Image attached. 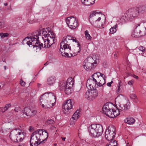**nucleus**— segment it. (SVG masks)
Masks as SVG:
<instances>
[{
    "label": "nucleus",
    "instance_id": "f257e3e1",
    "mask_svg": "<svg viewBox=\"0 0 146 146\" xmlns=\"http://www.w3.org/2000/svg\"><path fill=\"white\" fill-rule=\"evenodd\" d=\"M72 37L70 35L64 36L60 44V49L59 52L62 56L66 57H70L75 56L70 53L71 47L69 46L71 42Z\"/></svg>",
    "mask_w": 146,
    "mask_h": 146
},
{
    "label": "nucleus",
    "instance_id": "f03ea898",
    "mask_svg": "<svg viewBox=\"0 0 146 146\" xmlns=\"http://www.w3.org/2000/svg\"><path fill=\"white\" fill-rule=\"evenodd\" d=\"M139 14L138 8L129 9L125 13H123L122 14L121 18L118 20V23L121 25L124 24L129 21L133 20L137 17Z\"/></svg>",
    "mask_w": 146,
    "mask_h": 146
},
{
    "label": "nucleus",
    "instance_id": "7ed1b4c3",
    "mask_svg": "<svg viewBox=\"0 0 146 146\" xmlns=\"http://www.w3.org/2000/svg\"><path fill=\"white\" fill-rule=\"evenodd\" d=\"M56 99L54 94L45 93L41 95L40 98V105L43 108H50L54 105V103L52 102V99Z\"/></svg>",
    "mask_w": 146,
    "mask_h": 146
},
{
    "label": "nucleus",
    "instance_id": "20e7f679",
    "mask_svg": "<svg viewBox=\"0 0 146 146\" xmlns=\"http://www.w3.org/2000/svg\"><path fill=\"white\" fill-rule=\"evenodd\" d=\"M90 135L94 137H97L101 136L103 132V127L100 124H93L88 128Z\"/></svg>",
    "mask_w": 146,
    "mask_h": 146
},
{
    "label": "nucleus",
    "instance_id": "39448f33",
    "mask_svg": "<svg viewBox=\"0 0 146 146\" xmlns=\"http://www.w3.org/2000/svg\"><path fill=\"white\" fill-rule=\"evenodd\" d=\"M97 64L96 60L91 57H87L84 62V68L87 71L93 69Z\"/></svg>",
    "mask_w": 146,
    "mask_h": 146
},
{
    "label": "nucleus",
    "instance_id": "423d86ee",
    "mask_svg": "<svg viewBox=\"0 0 146 146\" xmlns=\"http://www.w3.org/2000/svg\"><path fill=\"white\" fill-rule=\"evenodd\" d=\"M23 133L21 132V130L15 129L11 131L9 137L13 141L18 142L23 140V139L21 136Z\"/></svg>",
    "mask_w": 146,
    "mask_h": 146
},
{
    "label": "nucleus",
    "instance_id": "0eeeda50",
    "mask_svg": "<svg viewBox=\"0 0 146 146\" xmlns=\"http://www.w3.org/2000/svg\"><path fill=\"white\" fill-rule=\"evenodd\" d=\"M116 133L115 127L113 125H110L106 131L105 137L107 140H111L115 137Z\"/></svg>",
    "mask_w": 146,
    "mask_h": 146
},
{
    "label": "nucleus",
    "instance_id": "6e6552de",
    "mask_svg": "<svg viewBox=\"0 0 146 146\" xmlns=\"http://www.w3.org/2000/svg\"><path fill=\"white\" fill-rule=\"evenodd\" d=\"M30 142L31 146H37L42 142V141H40L36 130L31 134Z\"/></svg>",
    "mask_w": 146,
    "mask_h": 146
},
{
    "label": "nucleus",
    "instance_id": "1a4fd4ad",
    "mask_svg": "<svg viewBox=\"0 0 146 146\" xmlns=\"http://www.w3.org/2000/svg\"><path fill=\"white\" fill-rule=\"evenodd\" d=\"M66 22L68 27L72 29H75L79 26L78 19L73 16L66 18Z\"/></svg>",
    "mask_w": 146,
    "mask_h": 146
},
{
    "label": "nucleus",
    "instance_id": "9d476101",
    "mask_svg": "<svg viewBox=\"0 0 146 146\" xmlns=\"http://www.w3.org/2000/svg\"><path fill=\"white\" fill-rule=\"evenodd\" d=\"M140 24H137L135 25V28L134 31L132 33V37L138 38L146 35V33L143 32L142 27H140Z\"/></svg>",
    "mask_w": 146,
    "mask_h": 146
},
{
    "label": "nucleus",
    "instance_id": "9b49d317",
    "mask_svg": "<svg viewBox=\"0 0 146 146\" xmlns=\"http://www.w3.org/2000/svg\"><path fill=\"white\" fill-rule=\"evenodd\" d=\"M38 39V36L36 34L34 35L33 36L31 37L30 41L31 44H30V46L31 45V47H33V48L36 47V49L39 48L40 50L41 49V46L40 44H40Z\"/></svg>",
    "mask_w": 146,
    "mask_h": 146
},
{
    "label": "nucleus",
    "instance_id": "f8f14e48",
    "mask_svg": "<svg viewBox=\"0 0 146 146\" xmlns=\"http://www.w3.org/2000/svg\"><path fill=\"white\" fill-rule=\"evenodd\" d=\"M99 13L98 12H96L94 11L91 14L89 17V20L91 24L95 27H98L100 28H101L103 25L102 24H101V26H100L99 25L100 23L96 21V19L94 18V17L96 15V14H98Z\"/></svg>",
    "mask_w": 146,
    "mask_h": 146
},
{
    "label": "nucleus",
    "instance_id": "ddd939ff",
    "mask_svg": "<svg viewBox=\"0 0 146 146\" xmlns=\"http://www.w3.org/2000/svg\"><path fill=\"white\" fill-rule=\"evenodd\" d=\"M73 104V102L71 100L69 99L67 100L62 106L64 109L63 112L64 113H68L69 111L72 108Z\"/></svg>",
    "mask_w": 146,
    "mask_h": 146
},
{
    "label": "nucleus",
    "instance_id": "4468645a",
    "mask_svg": "<svg viewBox=\"0 0 146 146\" xmlns=\"http://www.w3.org/2000/svg\"><path fill=\"white\" fill-rule=\"evenodd\" d=\"M92 79H88L87 80L86 84V87L88 88H89V89H93L94 88L93 86H95L97 85V80H98L95 78V77L93 76V75L92 76Z\"/></svg>",
    "mask_w": 146,
    "mask_h": 146
},
{
    "label": "nucleus",
    "instance_id": "2eb2a0df",
    "mask_svg": "<svg viewBox=\"0 0 146 146\" xmlns=\"http://www.w3.org/2000/svg\"><path fill=\"white\" fill-rule=\"evenodd\" d=\"M22 112L27 116L33 117L35 115L37 111L35 109L31 110L28 107L25 108L22 111Z\"/></svg>",
    "mask_w": 146,
    "mask_h": 146
},
{
    "label": "nucleus",
    "instance_id": "dca6fc26",
    "mask_svg": "<svg viewBox=\"0 0 146 146\" xmlns=\"http://www.w3.org/2000/svg\"><path fill=\"white\" fill-rule=\"evenodd\" d=\"M38 134L39 135V138L40 140H42V142L46 140L48 137V133L46 131H43L42 129H38L36 130Z\"/></svg>",
    "mask_w": 146,
    "mask_h": 146
},
{
    "label": "nucleus",
    "instance_id": "f3484780",
    "mask_svg": "<svg viewBox=\"0 0 146 146\" xmlns=\"http://www.w3.org/2000/svg\"><path fill=\"white\" fill-rule=\"evenodd\" d=\"M112 109L110 108L109 107L108 104L107 103L105 104L102 108L103 112L106 115L109 117L111 114Z\"/></svg>",
    "mask_w": 146,
    "mask_h": 146
},
{
    "label": "nucleus",
    "instance_id": "a211bd4d",
    "mask_svg": "<svg viewBox=\"0 0 146 146\" xmlns=\"http://www.w3.org/2000/svg\"><path fill=\"white\" fill-rule=\"evenodd\" d=\"M80 113V111L77 110L72 115V117L70 119V124H73L80 117L79 114Z\"/></svg>",
    "mask_w": 146,
    "mask_h": 146
},
{
    "label": "nucleus",
    "instance_id": "6ab92c4d",
    "mask_svg": "<svg viewBox=\"0 0 146 146\" xmlns=\"http://www.w3.org/2000/svg\"><path fill=\"white\" fill-rule=\"evenodd\" d=\"M52 32L50 31H47L45 29H43L41 30H40L38 32L37 35L38 36L40 35L41 33L44 36L45 38H46L48 37L50 35V33Z\"/></svg>",
    "mask_w": 146,
    "mask_h": 146
},
{
    "label": "nucleus",
    "instance_id": "aec40b11",
    "mask_svg": "<svg viewBox=\"0 0 146 146\" xmlns=\"http://www.w3.org/2000/svg\"><path fill=\"white\" fill-rule=\"evenodd\" d=\"M130 108L129 104L127 103L126 104L123 105H120L119 106V110L120 111L125 112L129 110Z\"/></svg>",
    "mask_w": 146,
    "mask_h": 146
},
{
    "label": "nucleus",
    "instance_id": "412c9836",
    "mask_svg": "<svg viewBox=\"0 0 146 146\" xmlns=\"http://www.w3.org/2000/svg\"><path fill=\"white\" fill-rule=\"evenodd\" d=\"M50 35L47 38L46 40L48 39L49 40V42L50 45L55 43L56 40L55 39V35L53 32L50 33Z\"/></svg>",
    "mask_w": 146,
    "mask_h": 146
},
{
    "label": "nucleus",
    "instance_id": "4be33fe9",
    "mask_svg": "<svg viewBox=\"0 0 146 146\" xmlns=\"http://www.w3.org/2000/svg\"><path fill=\"white\" fill-rule=\"evenodd\" d=\"M42 38L44 40V44H43V43H40V44H40L41 45V47L44 48H48L49 47L51 46L49 42V40L48 39V40H46L47 38H44L43 37H42Z\"/></svg>",
    "mask_w": 146,
    "mask_h": 146
},
{
    "label": "nucleus",
    "instance_id": "5701e85b",
    "mask_svg": "<svg viewBox=\"0 0 146 146\" xmlns=\"http://www.w3.org/2000/svg\"><path fill=\"white\" fill-rule=\"evenodd\" d=\"M74 83V80L72 77L69 78L66 82V86L68 88H71L73 87Z\"/></svg>",
    "mask_w": 146,
    "mask_h": 146
},
{
    "label": "nucleus",
    "instance_id": "b1692460",
    "mask_svg": "<svg viewBox=\"0 0 146 146\" xmlns=\"http://www.w3.org/2000/svg\"><path fill=\"white\" fill-rule=\"evenodd\" d=\"M56 80L55 77L54 76L49 77L47 79L46 84L49 86H52L55 83Z\"/></svg>",
    "mask_w": 146,
    "mask_h": 146
},
{
    "label": "nucleus",
    "instance_id": "393cba45",
    "mask_svg": "<svg viewBox=\"0 0 146 146\" xmlns=\"http://www.w3.org/2000/svg\"><path fill=\"white\" fill-rule=\"evenodd\" d=\"M89 90H91V93L92 94V100H93L95 99L98 95V92L97 89H89V88H88Z\"/></svg>",
    "mask_w": 146,
    "mask_h": 146
},
{
    "label": "nucleus",
    "instance_id": "a878e982",
    "mask_svg": "<svg viewBox=\"0 0 146 146\" xmlns=\"http://www.w3.org/2000/svg\"><path fill=\"white\" fill-rule=\"evenodd\" d=\"M120 111L119 109H117L115 110L112 109L109 117L113 118L117 117L120 114Z\"/></svg>",
    "mask_w": 146,
    "mask_h": 146
},
{
    "label": "nucleus",
    "instance_id": "bb28decb",
    "mask_svg": "<svg viewBox=\"0 0 146 146\" xmlns=\"http://www.w3.org/2000/svg\"><path fill=\"white\" fill-rule=\"evenodd\" d=\"M93 76L94 77H95V78L98 80L99 79V77H101L100 78H102L104 79H105L106 78L105 76L103 74L100 72L95 73L93 74Z\"/></svg>",
    "mask_w": 146,
    "mask_h": 146
},
{
    "label": "nucleus",
    "instance_id": "cd10ccee",
    "mask_svg": "<svg viewBox=\"0 0 146 146\" xmlns=\"http://www.w3.org/2000/svg\"><path fill=\"white\" fill-rule=\"evenodd\" d=\"M125 122L129 124H131L133 123L135 120L134 118L131 117H128L125 119Z\"/></svg>",
    "mask_w": 146,
    "mask_h": 146
},
{
    "label": "nucleus",
    "instance_id": "c85d7f7f",
    "mask_svg": "<svg viewBox=\"0 0 146 146\" xmlns=\"http://www.w3.org/2000/svg\"><path fill=\"white\" fill-rule=\"evenodd\" d=\"M30 39L29 38L27 37L25 38L24 39H23L22 42V43L23 45L25 44H27L30 47L31 46H30V44H31V41Z\"/></svg>",
    "mask_w": 146,
    "mask_h": 146
},
{
    "label": "nucleus",
    "instance_id": "c756f323",
    "mask_svg": "<svg viewBox=\"0 0 146 146\" xmlns=\"http://www.w3.org/2000/svg\"><path fill=\"white\" fill-rule=\"evenodd\" d=\"M91 90H89L88 91L86 92L85 94V96L88 100H92V94Z\"/></svg>",
    "mask_w": 146,
    "mask_h": 146
},
{
    "label": "nucleus",
    "instance_id": "7c9ffc66",
    "mask_svg": "<svg viewBox=\"0 0 146 146\" xmlns=\"http://www.w3.org/2000/svg\"><path fill=\"white\" fill-rule=\"evenodd\" d=\"M66 82L63 81L60 82L59 85V89L60 90H63L65 88L66 86Z\"/></svg>",
    "mask_w": 146,
    "mask_h": 146
},
{
    "label": "nucleus",
    "instance_id": "2f4dec72",
    "mask_svg": "<svg viewBox=\"0 0 146 146\" xmlns=\"http://www.w3.org/2000/svg\"><path fill=\"white\" fill-rule=\"evenodd\" d=\"M100 81L98 82H97V85L99 87H101L103 86L106 83L105 79L102 78H100Z\"/></svg>",
    "mask_w": 146,
    "mask_h": 146
},
{
    "label": "nucleus",
    "instance_id": "473e14b6",
    "mask_svg": "<svg viewBox=\"0 0 146 146\" xmlns=\"http://www.w3.org/2000/svg\"><path fill=\"white\" fill-rule=\"evenodd\" d=\"M73 89L72 88H68L66 86L64 89V92L65 94L67 95L70 94L73 92Z\"/></svg>",
    "mask_w": 146,
    "mask_h": 146
},
{
    "label": "nucleus",
    "instance_id": "72a5a7b5",
    "mask_svg": "<svg viewBox=\"0 0 146 146\" xmlns=\"http://www.w3.org/2000/svg\"><path fill=\"white\" fill-rule=\"evenodd\" d=\"M117 27V25H116L111 27L110 29V33L111 34H113L115 33L117 31L116 28Z\"/></svg>",
    "mask_w": 146,
    "mask_h": 146
},
{
    "label": "nucleus",
    "instance_id": "f704fd0d",
    "mask_svg": "<svg viewBox=\"0 0 146 146\" xmlns=\"http://www.w3.org/2000/svg\"><path fill=\"white\" fill-rule=\"evenodd\" d=\"M130 97L131 99L134 100L133 101L137 103L138 102V99L136 96L134 94H132L130 95Z\"/></svg>",
    "mask_w": 146,
    "mask_h": 146
},
{
    "label": "nucleus",
    "instance_id": "c9c22d12",
    "mask_svg": "<svg viewBox=\"0 0 146 146\" xmlns=\"http://www.w3.org/2000/svg\"><path fill=\"white\" fill-rule=\"evenodd\" d=\"M72 40L73 42H77L78 43V47H79V50L78 51L77 53L80 52V44L78 41H77L76 38H74V37H72Z\"/></svg>",
    "mask_w": 146,
    "mask_h": 146
},
{
    "label": "nucleus",
    "instance_id": "e433bc0d",
    "mask_svg": "<svg viewBox=\"0 0 146 146\" xmlns=\"http://www.w3.org/2000/svg\"><path fill=\"white\" fill-rule=\"evenodd\" d=\"M85 35L87 39L90 40L92 37L90 34L88 33V30H86L85 31Z\"/></svg>",
    "mask_w": 146,
    "mask_h": 146
},
{
    "label": "nucleus",
    "instance_id": "4c0bfd02",
    "mask_svg": "<svg viewBox=\"0 0 146 146\" xmlns=\"http://www.w3.org/2000/svg\"><path fill=\"white\" fill-rule=\"evenodd\" d=\"M122 86V83L121 82V81H120L119 83V85L117 87V93L119 94V92L121 89L122 88V87L121 86Z\"/></svg>",
    "mask_w": 146,
    "mask_h": 146
},
{
    "label": "nucleus",
    "instance_id": "58836bf2",
    "mask_svg": "<svg viewBox=\"0 0 146 146\" xmlns=\"http://www.w3.org/2000/svg\"><path fill=\"white\" fill-rule=\"evenodd\" d=\"M97 88L98 89L99 92L100 93H102L103 92V90H104V87L103 86H101V87H99L98 86V87H97Z\"/></svg>",
    "mask_w": 146,
    "mask_h": 146
},
{
    "label": "nucleus",
    "instance_id": "ea45409f",
    "mask_svg": "<svg viewBox=\"0 0 146 146\" xmlns=\"http://www.w3.org/2000/svg\"><path fill=\"white\" fill-rule=\"evenodd\" d=\"M117 143L115 140H114L113 142H111L109 145L110 146H117Z\"/></svg>",
    "mask_w": 146,
    "mask_h": 146
},
{
    "label": "nucleus",
    "instance_id": "a19ab883",
    "mask_svg": "<svg viewBox=\"0 0 146 146\" xmlns=\"http://www.w3.org/2000/svg\"><path fill=\"white\" fill-rule=\"evenodd\" d=\"M9 35V34L7 33H0V36L1 38L7 37Z\"/></svg>",
    "mask_w": 146,
    "mask_h": 146
},
{
    "label": "nucleus",
    "instance_id": "79ce46f5",
    "mask_svg": "<svg viewBox=\"0 0 146 146\" xmlns=\"http://www.w3.org/2000/svg\"><path fill=\"white\" fill-rule=\"evenodd\" d=\"M87 1L86 2H84V5L86 6H90L92 5V2L89 1V0H86Z\"/></svg>",
    "mask_w": 146,
    "mask_h": 146
},
{
    "label": "nucleus",
    "instance_id": "37998d69",
    "mask_svg": "<svg viewBox=\"0 0 146 146\" xmlns=\"http://www.w3.org/2000/svg\"><path fill=\"white\" fill-rule=\"evenodd\" d=\"M54 122V121L52 119H50L48 120L47 121H46L47 123L48 124H51L53 123Z\"/></svg>",
    "mask_w": 146,
    "mask_h": 146
},
{
    "label": "nucleus",
    "instance_id": "c03bdc74",
    "mask_svg": "<svg viewBox=\"0 0 146 146\" xmlns=\"http://www.w3.org/2000/svg\"><path fill=\"white\" fill-rule=\"evenodd\" d=\"M138 49L139 50L143 52H144L145 50V48L143 46H140Z\"/></svg>",
    "mask_w": 146,
    "mask_h": 146
},
{
    "label": "nucleus",
    "instance_id": "a18cd8bd",
    "mask_svg": "<svg viewBox=\"0 0 146 146\" xmlns=\"http://www.w3.org/2000/svg\"><path fill=\"white\" fill-rule=\"evenodd\" d=\"M11 106V104H6L5 105L4 108H5V109L6 110H7L8 108L9 107H10Z\"/></svg>",
    "mask_w": 146,
    "mask_h": 146
},
{
    "label": "nucleus",
    "instance_id": "49530a36",
    "mask_svg": "<svg viewBox=\"0 0 146 146\" xmlns=\"http://www.w3.org/2000/svg\"><path fill=\"white\" fill-rule=\"evenodd\" d=\"M20 84L22 86H25V83L21 79L20 80Z\"/></svg>",
    "mask_w": 146,
    "mask_h": 146
},
{
    "label": "nucleus",
    "instance_id": "de8ad7c7",
    "mask_svg": "<svg viewBox=\"0 0 146 146\" xmlns=\"http://www.w3.org/2000/svg\"><path fill=\"white\" fill-rule=\"evenodd\" d=\"M0 111H2V112H4L6 111V110L5 109V108L4 107H1L0 108Z\"/></svg>",
    "mask_w": 146,
    "mask_h": 146
},
{
    "label": "nucleus",
    "instance_id": "09e8293b",
    "mask_svg": "<svg viewBox=\"0 0 146 146\" xmlns=\"http://www.w3.org/2000/svg\"><path fill=\"white\" fill-rule=\"evenodd\" d=\"M134 82V80H130L128 82V84L130 85H132Z\"/></svg>",
    "mask_w": 146,
    "mask_h": 146
},
{
    "label": "nucleus",
    "instance_id": "8fccbe9b",
    "mask_svg": "<svg viewBox=\"0 0 146 146\" xmlns=\"http://www.w3.org/2000/svg\"><path fill=\"white\" fill-rule=\"evenodd\" d=\"M113 83V81H111V82H108V83L107 85L108 86H109V87H110V86H111V84Z\"/></svg>",
    "mask_w": 146,
    "mask_h": 146
},
{
    "label": "nucleus",
    "instance_id": "3c124183",
    "mask_svg": "<svg viewBox=\"0 0 146 146\" xmlns=\"http://www.w3.org/2000/svg\"><path fill=\"white\" fill-rule=\"evenodd\" d=\"M4 25L3 23H2L1 22H0V28H2L4 27Z\"/></svg>",
    "mask_w": 146,
    "mask_h": 146
},
{
    "label": "nucleus",
    "instance_id": "603ef678",
    "mask_svg": "<svg viewBox=\"0 0 146 146\" xmlns=\"http://www.w3.org/2000/svg\"><path fill=\"white\" fill-rule=\"evenodd\" d=\"M87 1L86 0H81L82 3L84 4V2H86Z\"/></svg>",
    "mask_w": 146,
    "mask_h": 146
},
{
    "label": "nucleus",
    "instance_id": "864d4df0",
    "mask_svg": "<svg viewBox=\"0 0 146 146\" xmlns=\"http://www.w3.org/2000/svg\"><path fill=\"white\" fill-rule=\"evenodd\" d=\"M18 146H26L25 144L21 143Z\"/></svg>",
    "mask_w": 146,
    "mask_h": 146
},
{
    "label": "nucleus",
    "instance_id": "5fc2aeb1",
    "mask_svg": "<svg viewBox=\"0 0 146 146\" xmlns=\"http://www.w3.org/2000/svg\"><path fill=\"white\" fill-rule=\"evenodd\" d=\"M3 83L1 82L0 83V89L1 88V87L3 86Z\"/></svg>",
    "mask_w": 146,
    "mask_h": 146
},
{
    "label": "nucleus",
    "instance_id": "6e6d98bb",
    "mask_svg": "<svg viewBox=\"0 0 146 146\" xmlns=\"http://www.w3.org/2000/svg\"><path fill=\"white\" fill-rule=\"evenodd\" d=\"M101 19V17H99V18H98V19H96V21H98V22H99V21H100Z\"/></svg>",
    "mask_w": 146,
    "mask_h": 146
},
{
    "label": "nucleus",
    "instance_id": "4d7b16f0",
    "mask_svg": "<svg viewBox=\"0 0 146 146\" xmlns=\"http://www.w3.org/2000/svg\"><path fill=\"white\" fill-rule=\"evenodd\" d=\"M61 138L62 139V140L63 141H65V139H66V138L65 137H61Z\"/></svg>",
    "mask_w": 146,
    "mask_h": 146
},
{
    "label": "nucleus",
    "instance_id": "13d9d810",
    "mask_svg": "<svg viewBox=\"0 0 146 146\" xmlns=\"http://www.w3.org/2000/svg\"><path fill=\"white\" fill-rule=\"evenodd\" d=\"M134 78L136 79H137L138 78V77L137 76H134Z\"/></svg>",
    "mask_w": 146,
    "mask_h": 146
},
{
    "label": "nucleus",
    "instance_id": "bf43d9fd",
    "mask_svg": "<svg viewBox=\"0 0 146 146\" xmlns=\"http://www.w3.org/2000/svg\"><path fill=\"white\" fill-rule=\"evenodd\" d=\"M114 57L115 58L116 57H117V54L116 53H115L114 54Z\"/></svg>",
    "mask_w": 146,
    "mask_h": 146
},
{
    "label": "nucleus",
    "instance_id": "052dcab7",
    "mask_svg": "<svg viewBox=\"0 0 146 146\" xmlns=\"http://www.w3.org/2000/svg\"><path fill=\"white\" fill-rule=\"evenodd\" d=\"M40 85H41V84H40L38 83L37 84V86L38 87H39L40 86Z\"/></svg>",
    "mask_w": 146,
    "mask_h": 146
},
{
    "label": "nucleus",
    "instance_id": "680f3d73",
    "mask_svg": "<svg viewBox=\"0 0 146 146\" xmlns=\"http://www.w3.org/2000/svg\"><path fill=\"white\" fill-rule=\"evenodd\" d=\"M27 22H28V23H33V22L31 21V22H30V21H28Z\"/></svg>",
    "mask_w": 146,
    "mask_h": 146
},
{
    "label": "nucleus",
    "instance_id": "e2e57ef3",
    "mask_svg": "<svg viewBox=\"0 0 146 146\" xmlns=\"http://www.w3.org/2000/svg\"><path fill=\"white\" fill-rule=\"evenodd\" d=\"M48 65V64L47 63V62L44 64V65L45 66H46Z\"/></svg>",
    "mask_w": 146,
    "mask_h": 146
},
{
    "label": "nucleus",
    "instance_id": "0e129e2a",
    "mask_svg": "<svg viewBox=\"0 0 146 146\" xmlns=\"http://www.w3.org/2000/svg\"><path fill=\"white\" fill-rule=\"evenodd\" d=\"M4 5L5 6H7V3H5L4 4Z\"/></svg>",
    "mask_w": 146,
    "mask_h": 146
},
{
    "label": "nucleus",
    "instance_id": "69168bd1",
    "mask_svg": "<svg viewBox=\"0 0 146 146\" xmlns=\"http://www.w3.org/2000/svg\"><path fill=\"white\" fill-rule=\"evenodd\" d=\"M6 66H4V68L5 70H6Z\"/></svg>",
    "mask_w": 146,
    "mask_h": 146
},
{
    "label": "nucleus",
    "instance_id": "338daca9",
    "mask_svg": "<svg viewBox=\"0 0 146 146\" xmlns=\"http://www.w3.org/2000/svg\"><path fill=\"white\" fill-rule=\"evenodd\" d=\"M14 110H15V111H18L17 110L16 108H15L14 109Z\"/></svg>",
    "mask_w": 146,
    "mask_h": 146
},
{
    "label": "nucleus",
    "instance_id": "774afa93",
    "mask_svg": "<svg viewBox=\"0 0 146 146\" xmlns=\"http://www.w3.org/2000/svg\"><path fill=\"white\" fill-rule=\"evenodd\" d=\"M143 9H143V10H144V11H145V10H146L145 8V7H144V8H143Z\"/></svg>",
    "mask_w": 146,
    "mask_h": 146
}]
</instances>
